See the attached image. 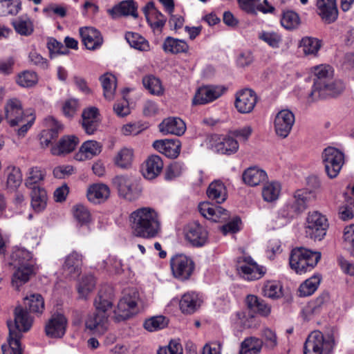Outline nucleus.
Wrapping results in <instances>:
<instances>
[{"label": "nucleus", "instance_id": "nucleus-1", "mask_svg": "<svg viewBox=\"0 0 354 354\" xmlns=\"http://www.w3.org/2000/svg\"><path fill=\"white\" fill-rule=\"evenodd\" d=\"M132 233L137 237L153 239L160 232L158 214L151 207H142L133 211L129 216Z\"/></svg>", "mask_w": 354, "mask_h": 354}, {"label": "nucleus", "instance_id": "nucleus-2", "mask_svg": "<svg viewBox=\"0 0 354 354\" xmlns=\"http://www.w3.org/2000/svg\"><path fill=\"white\" fill-rule=\"evenodd\" d=\"M34 260L32 254L26 249L15 248L10 254V264L16 270L12 277V283L16 288L27 282L33 273Z\"/></svg>", "mask_w": 354, "mask_h": 354}, {"label": "nucleus", "instance_id": "nucleus-3", "mask_svg": "<svg viewBox=\"0 0 354 354\" xmlns=\"http://www.w3.org/2000/svg\"><path fill=\"white\" fill-rule=\"evenodd\" d=\"M94 305L95 311L87 316L85 327L92 335L102 336L109 328V315L106 311L112 307V303L98 295L95 299Z\"/></svg>", "mask_w": 354, "mask_h": 354}, {"label": "nucleus", "instance_id": "nucleus-4", "mask_svg": "<svg viewBox=\"0 0 354 354\" xmlns=\"http://www.w3.org/2000/svg\"><path fill=\"white\" fill-rule=\"evenodd\" d=\"M20 100L17 98L8 100L4 106V119L10 127L15 128L20 126L17 129V135L24 136L28 130L32 126L34 118L28 120Z\"/></svg>", "mask_w": 354, "mask_h": 354}, {"label": "nucleus", "instance_id": "nucleus-5", "mask_svg": "<svg viewBox=\"0 0 354 354\" xmlns=\"http://www.w3.org/2000/svg\"><path fill=\"white\" fill-rule=\"evenodd\" d=\"M320 259V252L299 248L291 251L289 263L292 270L301 274L313 269Z\"/></svg>", "mask_w": 354, "mask_h": 354}, {"label": "nucleus", "instance_id": "nucleus-6", "mask_svg": "<svg viewBox=\"0 0 354 354\" xmlns=\"http://www.w3.org/2000/svg\"><path fill=\"white\" fill-rule=\"evenodd\" d=\"M335 344L333 335H324L319 330H314L304 343V354H330Z\"/></svg>", "mask_w": 354, "mask_h": 354}, {"label": "nucleus", "instance_id": "nucleus-7", "mask_svg": "<svg viewBox=\"0 0 354 354\" xmlns=\"http://www.w3.org/2000/svg\"><path fill=\"white\" fill-rule=\"evenodd\" d=\"M140 300L139 292L136 289L126 291L118 303L113 310V319L115 322L125 321L136 315L138 310V303Z\"/></svg>", "mask_w": 354, "mask_h": 354}, {"label": "nucleus", "instance_id": "nucleus-8", "mask_svg": "<svg viewBox=\"0 0 354 354\" xmlns=\"http://www.w3.org/2000/svg\"><path fill=\"white\" fill-rule=\"evenodd\" d=\"M329 223L326 216L318 211L309 212L305 223L307 237L314 241H322L326 235Z\"/></svg>", "mask_w": 354, "mask_h": 354}, {"label": "nucleus", "instance_id": "nucleus-9", "mask_svg": "<svg viewBox=\"0 0 354 354\" xmlns=\"http://www.w3.org/2000/svg\"><path fill=\"white\" fill-rule=\"evenodd\" d=\"M322 162L325 171L330 178L337 176L344 163V154L339 149L328 147L322 152Z\"/></svg>", "mask_w": 354, "mask_h": 354}, {"label": "nucleus", "instance_id": "nucleus-10", "mask_svg": "<svg viewBox=\"0 0 354 354\" xmlns=\"http://www.w3.org/2000/svg\"><path fill=\"white\" fill-rule=\"evenodd\" d=\"M183 233L185 240L194 247H203L208 242V231L198 221L187 223L184 227Z\"/></svg>", "mask_w": 354, "mask_h": 354}, {"label": "nucleus", "instance_id": "nucleus-11", "mask_svg": "<svg viewBox=\"0 0 354 354\" xmlns=\"http://www.w3.org/2000/svg\"><path fill=\"white\" fill-rule=\"evenodd\" d=\"M170 266L174 277L182 281L188 279L194 269L192 259L183 254L174 255L170 260Z\"/></svg>", "mask_w": 354, "mask_h": 354}, {"label": "nucleus", "instance_id": "nucleus-12", "mask_svg": "<svg viewBox=\"0 0 354 354\" xmlns=\"http://www.w3.org/2000/svg\"><path fill=\"white\" fill-rule=\"evenodd\" d=\"M239 273L246 281H255L262 278L266 269L258 265L251 257H243L239 261Z\"/></svg>", "mask_w": 354, "mask_h": 354}, {"label": "nucleus", "instance_id": "nucleus-13", "mask_svg": "<svg viewBox=\"0 0 354 354\" xmlns=\"http://www.w3.org/2000/svg\"><path fill=\"white\" fill-rule=\"evenodd\" d=\"M201 214L207 219L214 222L225 221L229 218L227 210L221 206V201H203L198 204Z\"/></svg>", "mask_w": 354, "mask_h": 354}, {"label": "nucleus", "instance_id": "nucleus-14", "mask_svg": "<svg viewBox=\"0 0 354 354\" xmlns=\"http://www.w3.org/2000/svg\"><path fill=\"white\" fill-rule=\"evenodd\" d=\"M344 90V85L342 81H328L317 90L311 91L309 98L311 101L324 100L330 97H336Z\"/></svg>", "mask_w": 354, "mask_h": 354}, {"label": "nucleus", "instance_id": "nucleus-15", "mask_svg": "<svg viewBox=\"0 0 354 354\" xmlns=\"http://www.w3.org/2000/svg\"><path fill=\"white\" fill-rule=\"evenodd\" d=\"M295 115L288 109H283L277 113L274 120L276 134L281 138H286L290 133L295 123Z\"/></svg>", "mask_w": 354, "mask_h": 354}, {"label": "nucleus", "instance_id": "nucleus-16", "mask_svg": "<svg viewBox=\"0 0 354 354\" xmlns=\"http://www.w3.org/2000/svg\"><path fill=\"white\" fill-rule=\"evenodd\" d=\"M68 321L62 313H54L45 325L46 335L50 338L62 337L66 330Z\"/></svg>", "mask_w": 354, "mask_h": 354}, {"label": "nucleus", "instance_id": "nucleus-17", "mask_svg": "<svg viewBox=\"0 0 354 354\" xmlns=\"http://www.w3.org/2000/svg\"><path fill=\"white\" fill-rule=\"evenodd\" d=\"M257 100L254 91L245 88L236 93L235 106L239 112L248 113L254 109Z\"/></svg>", "mask_w": 354, "mask_h": 354}, {"label": "nucleus", "instance_id": "nucleus-18", "mask_svg": "<svg viewBox=\"0 0 354 354\" xmlns=\"http://www.w3.org/2000/svg\"><path fill=\"white\" fill-rule=\"evenodd\" d=\"M83 257L81 254L75 251L72 252L66 257L62 266L63 274L70 278L75 279L82 272Z\"/></svg>", "mask_w": 354, "mask_h": 354}, {"label": "nucleus", "instance_id": "nucleus-19", "mask_svg": "<svg viewBox=\"0 0 354 354\" xmlns=\"http://www.w3.org/2000/svg\"><path fill=\"white\" fill-rule=\"evenodd\" d=\"M317 13L328 24L335 22L338 17L336 0H317Z\"/></svg>", "mask_w": 354, "mask_h": 354}, {"label": "nucleus", "instance_id": "nucleus-20", "mask_svg": "<svg viewBox=\"0 0 354 354\" xmlns=\"http://www.w3.org/2000/svg\"><path fill=\"white\" fill-rule=\"evenodd\" d=\"M223 90L218 86H207L199 88L193 99L194 104H205L218 98Z\"/></svg>", "mask_w": 354, "mask_h": 354}, {"label": "nucleus", "instance_id": "nucleus-21", "mask_svg": "<svg viewBox=\"0 0 354 354\" xmlns=\"http://www.w3.org/2000/svg\"><path fill=\"white\" fill-rule=\"evenodd\" d=\"M311 78L313 84L311 91L317 90L328 81L330 80L333 76L332 68L327 64H320L311 68Z\"/></svg>", "mask_w": 354, "mask_h": 354}, {"label": "nucleus", "instance_id": "nucleus-22", "mask_svg": "<svg viewBox=\"0 0 354 354\" xmlns=\"http://www.w3.org/2000/svg\"><path fill=\"white\" fill-rule=\"evenodd\" d=\"M33 323V318L29 313L21 306H18L15 310V324L11 321L8 322V324H11L12 330H15L21 334V332L28 331Z\"/></svg>", "mask_w": 354, "mask_h": 354}, {"label": "nucleus", "instance_id": "nucleus-23", "mask_svg": "<svg viewBox=\"0 0 354 354\" xmlns=\"http://www.w3.org/2000/svg\"><path fill=\"white\" fill-rule=\"evenodd\" d=\"M153 147L159 152L170 158H176L180 152L181 144L178 139L156 140Z\"/></svg>", "mask_w": 354, "mask_h": 354}, {"label": "nucleus", "instance_id": "nucleus-24", "mask_svg": "<svg viewBox=\"0 0 354 354\" xmlns=\"http://www.w3.org/2000/svg\"><path fill=\"white\" fill-rule=\"evenodd\" d=\"M113 183L118 187L120 196L131 199L140 196L141 189L138 185H133L124 176H116Z\"/></svg>", "mask_w": 354, "mask_h": 354}, {"label": "nucleus", "instance_id": "nucleus-25", "mask_svg": "<svg viewBox=\"0 0 354 354\" xmlns=\"http://www.w3.org/2000/svg\"><path fill=\"white\" fill-rule=\"evenodd\" d=\"M80 34L82 42L88 50H95L100 48L103 43V38L100 32L94 28H81Z\"/></svg>", "mask_w": 354, "mask_h": 354}, {"label": "nucleus", "instance_id": "nucleus-26", "mask_svg": "<svg viewBox=\"0 0 354 354\" xmlns=\"http://www.w3.org/2000/svg\"><path fill=\"white\" fill-rule=\"evenodd\" d=\"M163 168V161L159 156L152 155L145 162L142 173L146 179L153 180L160 175Z\"/></svg>", "mask_w": 354, "mask_h": 354}, {"label": "nucleus", "instance_id": "nucleus-27", "mask_svg": "<svg viewBox=\"0 0 354 354\" xmlns=\"http://www.w3.org/2000/svg\"><path fill=\"white\" fill-rule=\"evenodd\" d=\"M159 129L163 134L183 135L186 126L185 122L178 118H168L165 119L160 124Z\"/></svg>", "mask_w": 354, "mask_h": 354}, {"label": "nucleus", "instance_id": "nucleus-28", "mask_svg": "<svg viewBox=\"0 0 354 354\" xmlns=\"http://www.w3.org/2000/svg\"><path fill=\"white\" fill-rule=\"evenodd\" d=\"M136 3L133 0H126L115 6L109 10V13L113 19H117L122 16H132L133 18L138 17Z\"/></svg>", "mask_w": 354, "mask_h": 354}, {"label": "nucleus", "instance_id": "nucleus-29", "mask_svg": "<svg viewBox=\"0 0 354 354\" xmlns=\"http://www.w3.org/2000/svg\"><path fill=\"white\" fill-rule=\"evenodd\" d=\"M240 8L248 14L256 15L257 11L263 13L272 12L274 10V7L269 5L267 0L263 1V3L266 5L265 7L261 0H237Z\"/></svg>", "mask_w": 354, "mask_h": 354}, {"label": "nucleus", "instance_id": "nucleus-30", "mask_svg": "<svg viewBox=\"0 0 354 354\" xmlns=\"http://www.w3.org/2000/svg\"><path fill=\"white\" fill-rule=\"evenodd\" d=\"M243 182L251 187L259 185L268 178L267 174L263 169L257 167L248 168L242 175Z\"/></svg>", "mask_w": 354, "mask_h": 354}, {"label": "nucleus", "instance_id": "nucleus-31", "mask_svg": "<svg viewBox=\"0 0 354 354\" xmlns=\"http://www.w3.org/2000/svg\"><path fill=\"white\" fill-rule=\"evenodd\" d=\"M46 122L50 129L44 131L40 138L42 147H48L51 141L58 136V133L62 129V125L53 117L46 118Z\"/></svg>", "mask_w": 354, "mask_h": 354}, {"label": "nucleus", "instance_id": "nucleus-32", "mask_svg": "<svg viewBox=\"0 0 354 354\" xmlns=\"http://www.w3.org/2000/svg\"><path fill=\"white\" fill-rule=\"evenodd\" d=\"M9 337L8 344L2 346L3 354H22L20 339L21 334L15 330H12L11 324H8Z\"/></svg>", "mask_w": 354, "mask_h": 354}, {"label": "nucleus", "instance_id": "nucleus-33", "mask_svg": "<svg viewBox=\"0 0 354 354\" xmlns=\"http://www.w3.org/2000/svg\"><path fill=\"white\" fill-rule=\"evenodd\" d=\"M201 305V300L198 295L194 292L185 293L180 300L179 306L182 313L185 314H192Z\"/></svg>", "mask_w": 354, "mask_h": 354}, {"label": "nucleus", "instance_id": "nucleus-34", "mask_svg": "<svg viewBox=\"0 0 354 354\" xmlns=\"http://www.w3.org/2000/svg\"><path fill=\"white\" fill-rule=\"evenodd\" d=\"M102 148V145L95 140L86 141L81 146L79 152L76 154V158L80 160L91 159L100 154Z\"/></svg>", "mask_w": 354, "mask_h": 354}, {"label": "nucleus", "instance_id": "nucleus-35", "mask_svg": "<svg viewBox=\"0 0 354 354\" xmlns=\"http://www.w3.org/2000/svg\"><path fill=\"white\" fill-rule=\"evenodd\" d=\"M306 207L305 201H288L279 214L284 218H292L302 213Z\"/></svg>", "mask_w": 354, "mask_h": 354}, {"label": "nucleus", "instance_id": "nucleus-36", "mask_svg": "<svg viewBox=\"0 0 354 354\" xmlns=\"http://www.w3.org/2000/svg\"><path fill=\"white\" fill-rule=\"evenodd\" d=\"M78 142V138L74 136H64L57 146L52 147L51 153L55 156L68 153L75 149Z\"/></svg>", "mask_w": 354, "mask_h": 354}, {"label": "nucleus", "instance_id": "nucleus-37", "mask_svg": "<svg viewBox=\"0 0 354 354\" xmlns=\"http://www.w3.org/2000/svg\"><path fill=\"white\" fill-rule=\"evenodd\" d=\"M263 342L256 337H248L241 343L239 354H260Z\"/></svg>", "mask_w": 354, "mask_h": 354}, {"label": "nucleus", "instance_id": "nucleus-38", "mask_svg": "<svg viewBox=\"0 0 354 354\" xmlns=\"http://www.w3.org/2000/svg\"><path fill=\"white\" fill-rule=\"evenodd\" d=\"M219 142L215 145L217 152L222 154L230 155L236 153L239 149V143L232 135L220 138Z\"/></svg>", "mask_w": 354, "mask_h": 354}, {"label": "nucleus", "instance_id": "nucleus-39", "mask_svg": "<svg viewBox=\"0 0 354 354\" xmlns=\"http://www.w3.org/2000/svg\"><path fill=\"white\" fill-rule=\"evenodd\" d=\"M15 30L23 36L30 35L34 30L33 24L27 15H24L13 19L11 22Z\"/></svg>", "mask_w": 354, "mask_h": 354}, {"label": "nucleus", "instance_id": "nucleus-40", "mask_svg": "<svg viewBox=\"0 0 354 354\" xmlns=\"http://www.w3.org/2000/svg\"><path fill=\"white\" fill-rule=\"evenodd\" d=\"M206 194L209 199H227V189L221 180H213L206 190Z\"/></svg>", "mask_w": 354, "mask_h": 354}, {"label": "nucleus", "instance_id": "nucleus-41", "mask_svg": "<svg viewBox=\"0 0 354 354\" xmlns=\"http://www.w3.org/2000/svg\"><path fill=\"white\" fill-rule=\"evenodd\" d=\"M103 88L104 96L106 99H113L117 86L116 77L111 73H105L100 77Z\"/></svg>", "mask_w": 354, "mask_h": 354}, {"label": "nucleus", "instance_id": "nucleus-42", "mask_svg": "<svg viewBox=\"0 0 354 354\" xmlns=\"http://www.w3.org/2000/svg\"><path fill=\"white\" fill-rule=\"evenodd\" d=\"M246 303L250 309L259 313L263 316H268L271 312V307L255 295H248L246 298Z\"/></svg>", "mask_w": 354, "mask_h": 354}, {"label": "nucleus", "instance_id": "nucleus-43", "mask_svg": "<svg viewBox=\"0 0 354 354\" xmlns=\"http://www.w3.org/2000/svg\"><path fill=\"white\" fill-rule=\"evenodd\" d=\"M321 281L319 275H313L304 281L299 287L298 295L301 297L313 295L317 289Z\"/></svg>", "mask_w": 354, "mask_h": 354}, {"label": "nucleus", "instance_id": "nucleus-44", "mask_svg": "<svg viewBox=\"0 0 354 354\" xmlns=\"http://www.w3.org/2000/svg\"><path fill=\"white\" fill-rule=\"evenodd\" d=\"M188 48L189 46L184 40L174 39L171 37H167L163 43L164 50L173 54L185 53Z\"/></svg>", "mask_w": 354, "mask_h": 354}, {"label": "nucleus", "instance_id": "nucleus-45", "mask_svg": "<svg viewBox=\"0 0 354 354\" xmlns=\"http://www.w3.org/2000/svg\"><path fill=\"white\" fill-rule=\"evenodd\" d=\"M95 286V278L93 275H86L83 277L77 286L79 297L81 299H87L92 292Z\"/></svg>", "mask_w": 354, "mask_h": 354}, {"label": "nucleus", "instance_id": "nucleus-46", "mask_svg": "<svg viewBox=\"0 0 354 354\" xmlns=\"http://www.w3.org/2000/svg\"><path fill=\"white\" fill-rule=\"evenodd\" d=\"M109 196L110 189L103 183L93 184L87 190L88 199H107Z\"/></svg>", "mask_w": 354, "mask_h": 354}, {"label": "nucleus", "instance_id": "nucleus-47", "mask_svg": "<svg viewBox=\"0 0 354 354\" xmlns=\"http://www.w3.org/2000/svg\"><path fill=\"white\" fill-rule=\"evenodd\" d=\"M26 306L30 313L41 315L44 310V301L41 295L33 294L26 298Z\"/></svg>", "mask_w": 354, "mask_h": 354}, {"label": "nucleus", "instance_id": "nucleus-48", "mask_svg": "<svg viewBox=\"0 0 354 354\" xmlns=\"http://www.w3.org/2000/svg\"><path fill=\"white\" fill-rule=\"evenodd\" d=\"M281 192L279 182L272 180L265 183L262 188L263 199H278Z\"/></svg>", "mask_w": 354, "mask_h": 354}, {"label": "nucleus", "instance_id": "nucleus-49", "mask_svg": "<svg viewBox=\"0 0 354 354\" xmlns=\"http://www.w3.org/2000/svg\"><path fill=\"white\" fill-rule=\"evenodd\" d=\"M265 297L271 299H278L282 297V286L277 281H267L262 288Z\"/></svg>", "mask_w": 354, "mask_h": 354}, {"label": "nucleus", "instance_id": "nucleus-50", "mask_svg": "<svg viewBox=\"0 0 354 354\" xmlns=\"http://www.w3.org/2000/svg\"><path fill=\"white\" fill-rule=\"evenodd\" d=\"M300 46L305 55L315 56L322 46V41L317 38L306 37L301 39Z\"/></svg>", "mask_w": 354, "mask_h": 354}, {"label": "nucleus", "instance_id": "nucleus-51", "mask_svg": "<svg viewBox=\"0 0 354 354\" xmlns=\"http://www.w3.org/2000/svg\"><path fill=\"white\" fill-rule=\"evenodd\" d=\"M21 9L20 0H0V16L16 15Z\"/></svg>", "mask_w": 354, "mask_h": 354}, {"label": "nucleus", "instance_id": "nucleus-52", "mask_svg": "<svg viewBox=\"0 0 354 354\" xmlns=\"http://www.w3.org/2000/svg\"><path fill=\"white\" fill-rule=\"evenodd\" d=\"M125 39L129 45L141 51H148L149 44L147 40L138 33L127 32L125 35Z\"/></svg>", "mask_w": 354, "mask_h": 354}, {"label": "nucleus", "instance_id": "nucleus-53", "mask_svg": "<svg viewBox=\"0 0 354 354\" xmlns=\"http://www.w3.org/2000/svg\"><path fill=\"white\" fill-rule=\"evenodd\" d=\"M7 172V187L10 190L16 189L21 183L22 175L19 168L8 167Z\"/></svg>", "mask_w": 354, "mask_h": 354}, {"label": "nucleus", "instance_id": "nucleus-54", "mask_svg": "<svg viewBox=\"0 0 354 354\" xmlns=\"http://www.w3.org/2000/svg\"><path fill=\"white\" fill-rule=\"evenodd\" d=\"M168 325V319L162 316H154L147 319L144 322V328L150 332L163 329Z\"/></svg>", "mask_w": 354, "mask_h": 354}, {"label": "nucleus", "instance_id": "nucleus-55", "mask_svg": "<svg viewBox=\"0 0 354 354\" xmlns=\"http://www.w3.org/2000/svg\"><path fill=\"white\" fill-rule=\"evenodd\" d=\"M281 24L286 29L293 30L297 28L300 24V18L295 12L287 10L283 12Z\"/></svg>", "mask_w": 354, "mask_h": 354}, {"label": "nucleus", "instance_id": "nucleus-56", "mask_svg": "<svg viewBox=\"0 0 354 354\" xmlns=\"http://www.w3.org/2000/svg\"><path fill=\"white\" fill-rule=\"evenodd\" d=\"M73 215L80 225H86L91 221L90 212L82 204H77L73 207Z\"/></svg>", "mask_w": 354, "mask_h": 354}, {"label": "nucleus", "instance_id": "nucleus-57", "mask_svg": "<svg viewBox=\"0 0 354 354\" xmlns=\"http://www.w3.org/2000/svg\"><path fill=\"white\" fill-rule=\"evenodd\" d=\"M133 158L132 149L123 148L117 154L115 158V164L121 168H127L131 165Z\"/></svg>", "mask_w": 354, "mask_h": 354}, {"label": "nucleus", "instance_id": "nucleus-58", "mask_svg": "<svg viewBox=\"0 0 354 354\" xmlns=\"http://www.w3.org/2000/svg\"><path fill=\"white\" fill-rule=\"evenodd\" d=\"M144 86L153 95H160L163 90L161 82L158 78L153 75H148L142 79Z\"/></svg>", "mask_w": 354, "mask_h": 354}, {"label": "nucleus", "instance_id": "nucleus-59", "mask_svg": "<svg viewBox=\"0 0 354 354\" xmlns=\"http://www.w3.org/2000/svg\"><path fill=\"white\" fill-rule=\"evenodd\" d=\"M146 19L153 30L160 32H161L167 21V18L160 11H154L153 15L147 16Z\"/></svg>", "mask_w": 354, "mask_h": 354}, {"label": "nucleus", "instance_id": "nucleus-60", "mask_svg": "<svg viewBox=\"0 0 354 354\" xmlns=\"http://www.w3.org/2000/svg\"><path fill=\"white\" fill-rule=\"evenodd\" d=\"M259 38L273 48H279L282 41L281 36L275 32L262 31L259 33Z\"/></svg>", "mask_w": 354, "mask_h": 354}, {"label": "nucleus", "instance_id": "nucleus-61", "mask_svg": "<svg viewBox=\"0 0 354 354\" xmlns=\"http://www.w3.org/2000/svg\"><path fill=\"white\" fill-rule=\"evenodd\" d=\"M46 172L38 167H32L29 171V176L26 180V187L35 185L44 180Z\"/></svg>", "mask_w": 354, "mask_h": 354}, {"label": "nucleus", "instance_id": "nucleus-62", "mask_svg": "<svg viewBox=\"0 0 354 354\" xmlns=\"http://www.w3.org/2000/svg\"><path fill=\"white\" fill-rule=\"evenodd\" d=\"M37 75L32 71H24L17 77V82L22 87H31L37 84Z\"/></svg>", "mask_w": 354, "mask_h": 354}, {"label": "nucleus", "instance_id": "nucleus-63", "mask_svg": "<svg viewBox=\"0 0 354 354\" xmlns=\"http://www.w3.org/2000/svg\"><path fill=\"white\" fill-rule=\"evenodd\" d=\"M47 47L49 50L51 58H53L55 55H67L69 53V50L62 43L54 38H50L48 39Z\"/></svg>", "mask_w": 354, "mask_h": 354}, {"label": "nucleus", "instance_id": "nucleus-64", "mask_svg": "<svg viewBox=\"0 0 354 354\" xmlns=\"http://www.w3.org/2000/svg\"><path fill=\"white\" fill-rule=\"evenodd\" d=\"M339 217L342 221L351 220L354 217V201H347L339 207Z\"/></svg>", "mask_w": 354, "mask_h": 354}]
</instances>
